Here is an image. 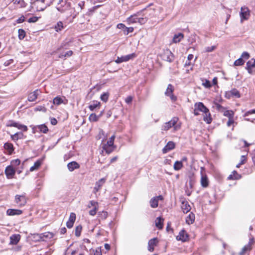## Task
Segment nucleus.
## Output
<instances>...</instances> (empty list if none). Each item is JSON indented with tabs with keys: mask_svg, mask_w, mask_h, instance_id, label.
<instances>
[{
	"mask_svg": "<svg viewBox=\"0 0 255 255\" xmlns=\"http://www.w3.org/2000/svg\"><path fill=\"white\" fill-rule=\"evenodd\" d=\"M183 38V34L180 33L174 35L173 38V42L175 43L179 42Z\"/></svg>",
	"mask_w": 255,
	"mask_h": 255,
	"instance_id": "nucleus-34",
	"label": "nucleus"
},
{
	"mask_svg": "<svg viewBox=\"0 0 255 255\" xmlns=\"http://www.w3.org/2000/svg\"><path fill=\"white\" fill-rule=\"evenodd\" d=\"M22 213V210L18 209H9L6 211V214L8 216L19 215Z\"/></svg>",
	"mask_w": 255,
	"mask_h": 255,
	"instance_id": "nucleus-14",
	"label": "nucleus"
},
{
	"mask_svg": "<svg viewBox=\"0 0 255 255\" xmlns=\"http://www.w3.org/2000/svg\"><path fill=\"white\" fill-rule=\"evenodd\" d=\"M138 16L137 14H134L132 15H131L127 19V21L128 22L129 24L130 23H137L138 21Z\"/></svg>",
	"mask_w": 255,
	"mask_h": 255,
	"instance_id": "nucleus-24",
	"label": "nucleus"
},
{
	"mask_svg": "<svg viewBox=\"0 0 255 255\" xmlns=\"http://www.w3.org/2000/svg\"><path fill=\"white\" fill-rule=\"evenodd\" d=\"M234 123V117L229 118V120L227 123L228 127H230Z\"/></svg>",
	"mask_w": 255,
	"mask_h": 255,
	"instance_id": "nucleus-58",
	"label": "nucleus"
},
{
	"mask_svg": "<svg viewBox=\"0 0 255 255\" xmlns=\"http://www.w3.org/2000/svg\"><path fill=\"white\" fill-rule=\"evenodd\" d=\"M133 28L132 27H127L126 26L125 29L124 30V32L125 35H128L129 33L132 32Z\"/></svg>",
	"mask_w": 255,
	"mask_h": 255,
	"instance_id": "nucleus-49",
	"label": "nucleus"
},
{
	"mask_svg": "<svg viewBox=\"0 0 255 255\" xmlns=\"http://www.w3.org/2000/svg\"><path fill=\"white\" fill-rule=\"evenodd\" d=\"M73 54V51L69 50L65 53L61 52L59 54L58 58H63L70 57Z\"/></svg>",
	"mask_w": 255,
	"mask_h": 255,
	"instance_id": "nucleus-32",
	"label": "nucleus"
},
{
	"mask_svg": "<svg viewBox=\"0 0 255 255\" xmlns=\"http://www.w3.org/2000/svg\"><path fill=\"white\" fill-rule=\"evenodd\" d=\"M97 213V208L96 207H94V209L91 210L90 211H89V214L91 216H94L96 215Z\"/></svg>",
	"mask_w": 255,
	"mask_h": 255,
	"instance_id": "nucleus-60",
	"label": "nucleus"
},
{
	"mask_svg": "<svg viewBox=\"0 0 255 255\" xmlns=\"http://www.w3.org/2000/svg\"><path fill=\"white\" fill-rule=\"evenodd\" d=\"M19 39H23L25 36V32L22 29H19L18 31Z\"/></svg>",
	"mask_w": 255,
	"mask_h": 255,
	"instance_id": "nucleus-45",
	"label": "nucleus"
},
{
	"mask_svg": "<svg viewBox=\"0 0 255 255\" xmlns=\"http://www.w3.org/2000/svg\"><path fill=\"white\" fill-rule=\"evenodd\" d=\"M98 215L100 219L105 220L107 218L108 214L106 211H102L98 212Z\"/></svg>",
	"mask_w": 255,
	"mask_h": 255,
	"instance_id": "nucleus-38",
	"label": "nucleus"
},
{
	"mask_svg": "<svg viewBox=\"0 0 255 255\" xmlns=\"http://www.w3.org/2000/svg\"><path fill=\"white\" fill-rule=\"evenodd\" d=\"M40 165H41V162L39 160L36 161L34 163V165L30 167V171L32 172V171L37 170L40 167Z\"/></svg>",
	"mask_w": 255,
	"mask_h": 255,
	"instance_id": "nucleus-36",
	"label": "nucleus"
},
{
	"mask_svg": "<svg viewBox=\"0 0 255 255\" xmlns=\"http://www.w3.org/2000/svg\"><path fill=\"white\" fill-rule=\"evenodd\" d=\"M40 93V91H39L38 90H36L33 92L30 93L28 96V100L29 102H33L34 101L37 97V96L38 95L39 93Z\"/></svg>",
	"mask_w": 255,
	"mask_h": 255,
	"instance_id": "nucleus-15",
	"label": "nucleus"
},
{
	"mask_svg": "<svg viewBox=\"0 0 255 255\" xmlns=\"http://www.w3.org/2000/svg\"><path fill=\"white\" fill-rule=\"evenodd\" d=\"M150 206L153 208H155L158 207V199L157 198L153 197L150 200Z\"/></svg>",
	"mask_w": 255,
	"mask_h": 255,
	"instance_id": "nucleus-31",
	"label": "nucleus"
},
{
	"mask_svg": "<svg viewBox=\"0 0 255 255\" xmlns=\"http://www.w3.org/2000/svg\"><path fill=\"white\" fill-rule=\"evenodd\" d=\"M183 166V163H182V161H176L174 163L173 165V168L175 170H180Z\"/></svg>",
	"mask_w": 255,
	"mask_h": 255,
	"instance_id": "nucleus-33",
	"label": "nucleus"
},
{
	"mask_svg": "<svg viewBox=\"0 0 255 255\" xmlns=\"http://www.w3.org/2000/svg\"><path fill=\"white\" fill-rule=\"evenodd\" d=\"M132 101V97L131 96H128L126 98V99H125V101L128 104H129L131 103Z\"/></svg>",
	"mask_w": 255,
	"mask_h": 255,
	"instance_id": "nucleus-61",
	"label": "nucleus"
},
{
	"mask_svg": "<svg viewBox=\"0 0 255 255\" xmlns=\"http://www.w3.org/2000/svg\"><path fill=\"white\" fill-rule=\"evenodd\" d=\"M231 93L232 95L236 96L237 98L240 97L239 92L236 89H233L231 91Z\"/></svg>",
	"mask_w": 255,
	"mask_h": 255,
	"instance_id": "nucleus-47",
	"label": "nucleus"
},
{
	"mask_svg": "<svg viewBox=\"0 0 255 255\" xmlns=\"http://www.w3.org/2000/svg\"><path fill=\"white\" fill-rule=\"evenodd\" d=\"M40 17H37V16H33V17H31L30 18H29L27 21L29 23H34V22H36L37 21H38V20L39 19V18H40Z\"/></svg>",
	"mask_w": 255,
	"mask_h": 255,
	"instance_id": "nucleus-50",
	"label": "nucleus"
},
{
	"mask_svg": "<svg viewBox=\"0 0 255 255\" xmlns=\"http://www.w3.org/2000/svg\"><path fill=\"white\" fill-rule=\"evenodd\" d=\"M175 143L173 141H169L162 149L163 153H166L175 148Z\"/></svg>",
	"mask_w": 255,
	"mask_h": 255,
	"instance_id": "nucleus-12",
	"label": "nucleus"
},
{
	"mask_svg": "<svg viewBox=\"0 0 255 255\" xmlns=\"http://www.w3.org/2000/svg\"><path fill=\"white\" fill-rule=\"evenodd\" d=\"M63 100L60 97L57 96L54 98L53 104L57 105H59L63 103Z\"/></svg>",
	"mask_w": 255,
	"mask_h": 255,
	"instance_id": "nucleus-39",
	"label": "nucleus"
},
{
	"mask_svg": "<svg viewBox=\"0 0 255 255\" xmlns=\"http://www.w3.org/2000/svg\"><path fill=\"white\" fill-rule=\"evenodd\" d=\"M101 106V103L97 101H93L92 103L89 106V109L91 111H94L97 108L99 109Z\"/></svg>",
	"mask_w": 255,
	"mask_h": 255,
	"instance_id": "nucleus-21",
	"label": "nucleus"
},
{
	"mask_svg": "<svg viewBox=\"0 0 255 255\" xmlns=\"http://www.w3.org/2000/svg\"><path fill=\"white\" fill-rule=\"evenodd\" d=\"M241 178V176L235 170L232 172V173L229 176L228 179L229 180H236Z\"/></svg>",
	"mask_w": 255,
	"mask_h": 255,
	"instance_id": "nucleus-26",
	"label": "nucleus"
},
{
	"mask_svg": "<svg viewBox=\"0 0 255 255\" xmlns=\"http://www.w3.org/2000/svg\"><path fill=\"white\" fill-rule=\"evenodd\" d=\"M223 115L224 116L228 117V118L234 117V113L232 110H226L224 112H223Z\"/></svg>",
	"mask_w": 255,
	"mask_h": 255,
	"instance_id": "nucleus-37",
	"label": "nucleus"
},
{
	"mask_svg": "<svg viewBox=\"0 0 255 255\" xmlns=\"http://www.w3.org/2000/svg\"><path fill=\"white\" fill-rule=\"evenodd\" d=\"M54 28L57 32L61 31L63 28V24L61 21H59L55 25Z\"/></svg>",
	"mask_w": 255,
	"mask_h": 255,
	"instance_id": "nucleus-41",
	"label": "nucleus"
},
{
	"mask_svg": "<svg viewBox=\"0 0 255 255\" xmlns=\"http://www.w3.org/2000/svg\"><path fill=\"white\" fill-rule=\"evenodd\" d=\"M254 242V239H250L249 242L247 245L245 246L242 251L239 253V255H244L246 252L250 251L252 249V245Z\"/></svg>",
	"mask_w": 255,
	"mask_h": 255,
	"instance_id": "nucleus-10",
	"label": "nucleus"
},
{
	"mask_svg": "<svg viewBox=\"0 0 255 255\" xmlns=\"http://www.w3.org/2000/svg\"><path fill=\"white\" fill-rule=\"evenodd\" d=\"M181 208L183 212L185 213L189 212L191 210V207L187 202H182Z\"/></svg>",
	"mask_w": 255,
	"mask_h": 255,
	"instance_id": "nucleus-25",
	"label": "nucleus"
},
{
	"mask_svg": "<svg viewBox=\"0 0 255 255\" xmlns=\"http://www.w3.org/2000/svg\"><path fill=\"white\" fill-rule=\"evenodd\" d=\"M34 128L36 130L38 129L40 132L43 133H46L48 131V128L45 124L37 125Z\"/></svg>",
	"mask_w": 255,
	"mask_h": 255,
	"instance_id": "nucleus-19",
	"label": "nucleus"
},
{
	"mask_svg": "<svg viewBox=\"0 0 255 255\" xmlns=\"http://www.w3.org/2000/svg\"><path fill=\"white\" fill-rule=\"evenodd\" d=\"M250 16V11L248 7L243 6L241 7L240 11V16L241 18V21L243 20H247L249 19Z\"/></svg>",
	"mask_w": 255,
	"mask_h": 255,
	"instance_id": "nucleus-5",
	"label": "nucleus"
},
{
	"mask_svg": "<svg viewBox=\"0 0 255 255\" xmlns=\"http://www.w3.org/2000/svg\"><path fill=\"white\" fill-rule=\"evenodd\" d=\"M203 85L205 87L207 88H210L212 86L210 81L209 80H206L205 82L203 83Z\"/></svg>",
	"mask_w": 255,
	"mask_h": 255,
	"instance_id": "nucleus-54",
	"label": "nucleus"
},
{
	"mask_svg": "<svg viewBox=\"0 0 255 255\" xmlns=\"http://www.w3.org/2000/svg\"><path fill=\"white\" fill-rule=\"evenodd\" d=\"M158 240L156 238L152 239L148 241V250L150 252H153L154 249V247L157 245Z\"/></svg>",
	"mask_w": 255,
	"mask_h": 255,
	"instance_id": "nucleus-13",
	"label": "nucleus"
},
{
	"mask_svg": "<svg viewBox=\"0 0 255 255\" xmlns=\"http://www.w3.org/2000/svg\"><path fill=\"white\" fill-rule=\"evenodd\" d=\"M147 20V19L146 17H138L137 22L140 24H143L146 22Z\"/></svg>",
	"mask_w": 255,
	"mask_h": 255,
	"instance_id": "nucleus-53",
	"label": "nucleus"
},
{
	"mask_svg": "<svg viewBox=\"0 0 255 255\" xmlns=\"http://www.w3.org/2000/svg\"><path fill=\"white\" fill-rule=\"evenodd\" d=\"M24 135L21 132H18L14 134L11 135V138L13 141H16L19 139H22L23 138Z\"/></svg>",
	"mask_w": 255,
	"mask_h": 255,
	"instance_id": "nucleus-22",
	"label": "nucleus"
},
{
	"mask_svg": "<svg viewBox=\"0 0 255 255\" xmlns=\"http://www.w3.org/2000/svg\"><path fill=\"white\" fill-rule=\"evenodd\" d=\"M246 68L251 74L255 72V59L249 61L247 63Z\"/></svg>",
	"mask_w": 255,
	"mask_h": 255,
	"instance_id": "nucleus-9",
	"label": "nucleus"
},
{
	"mask_svg": "<svg viewBox=\"0 0 255 255\" xmlns=\"http://www.w3.org/2000/svg\"><path fill=\"white\" fill-rule=\"evenodd\" d=\"M67 167L70 171H73L75 169L79 168L80 165L77 162L72 161L67 164Z\"/></svg>",
	"mask_w": 255,
	"mask_h": 255,
	"instance_id": "nucleus-16",
	"label": "nucleus"
},
{
	"mask_svg": "<svg viewBox=\"0 0 255 255\" xmlns=\"http://www.w3.org/2000/svg\"><path fill=\"white\" fill-rule=\"evenodd\" d=\"M73 222L70 221L69 220L66 223V226L68 228H71L73 226Z\"/></svg>",
	"mask_w": 255,
	"mask_h": 255,
	"instance_id": "nucleus-64",
	"label": "nucleus"
},
{
	"mask_svg": "<svg viewBox=\"0 0 255 255\" xmlns=\"http://www.w3.org/2000/svg\"><path fill=\"white\" fill-rule=\"evenodd\" d=\"M163 219L159 217L156 218L155 221V226L159 229H161L163 228Z\"/></svg>",
	"mask_w": 255,
	"mask_h": 255,
	"instance_id": "nucleus-27",
	"label": "nucleus"
},
{
	"mask_svg": "<svg viewBox=\"0 0 255 255\" xmlns=\"http://www.w3.org/2000/svg\"><path fill=\"white\" fill-rule=\"evenodd\" d=\"M173 86L171 84H169L165 92V94L166 96L169 97L173 102H174L177 100V97L173 94Z\"/></svg>",
	"mask_w": 255,
	"mask_h": 255,
	"instance_id": "nucleus-6",
	"label": "nucleus"
},
{
	"mask_svg": "<svg viewBox=\"0 0 255 255\" xmlns=\"http://www.w3.org/2000/svg\"><path fill=\"white\" fill-rule=\"evenodd\" d=\"M194 107L198 110V111L202 112L204 114L203 120L207 124H210L212 122V118L209 110L201 103L199 102L195 104Z\"/></svg>",
	"mask_w": 255,
	"mask_h": 255,
	"instance_id": "nucleus-1",
	"label": "nucleus"
},
{
	"mask_svg": "<svg viewBox=\"0 0 255 255\" xmlns=\"http://www.w3.org/2000/svg\"><path fill=\"white\" fill-rule=\"evenodd\" d=\"M245 63V61L242 59V58L240 57L238 59L236 60L234 62L235 66H241L244 65Z\"/></svg>",
	"mask_w": 255,
	"mask_h": 255,
	"instance_id": "nucleus-44",
	"label": "nucleus"
},
{
	"mask_svg": "<svg viewBox=\"0 0 255 255\" xmlns=\"http://www.w3.org/2000/svg\"><path fill=\"white\" fill-rule=\"evenodd\" d=\"M76 219V215L74 213H71L70 215L69 221L74 223Z\"/></svg>",
	"mask_w": 255,
	"mask_h": 255,
	"instance_id": "nucleus-55",
	"label": "nucleus"
},
{
	"mask_svg": "<svg viewBox=\"0 0 255 255\" xmlns=\"http://www.w3.org/2000/svg\"><path fill=\"white\" fill-rule=\"evenodd\" d=\"M195 220V216L193 213H190L187 217L186 221L188 224H192Z\"/></svg>",
	"mask_w": 255,
	"mask_h": 255,
	"instance_id": "nucleus-35",
	"label": "nucleus"
},
{
	"mask_svg": "<svg viewBox=\"0 0 255 255\" xmlns=\"http://www.w3.org/2000/svg\"><path fill=\"white\" fill-rule=\"evenodd\" d=\"M13 59H9V60H6L5 62H4V65L5 66H9L10 64L13 63Z\"/></svg>",
	"mask_w": 255,
	"mask_h": 255,
	"instance_id": "nucleus-63",
	"label": "nucleus"
},
{
	"mask_svg": "<svg viewBox=\"0 0 255 255\" xmlns=\"http://www.w3.org/2000/svg\"><path fill=\"white\" fill-rule=\"evenodd\" d=\"M178 120V118L174 117L168 122L165 123L162 127L161 129L163 130H167L171 128L174 126Z\"/></svg>",
	"mask_w": 255,
	"mask_h": 255,
	"instance_id": "nucleus-4",
	"label": "nucleus"
},
{
	"mask_svg": "<svg viewBox=\"0 0 255 255\" xmlns=\"http://www.w3.org/2000/svg\"><path fill=\"white\" fill-rule=\"evenodd\" d=\"M176 239L178 241L186 242L188 239V235L185 230H182L179 232V235L176 237Z\"/></svg>",
	"mask_w": 255,
	"mask_h": 255,
	"instance_id": "nucleus-11",
	"label": "nucleus"
},
{
	"mask_svg": "<svg viewBox=\"0 0 255 255\" xmlns=\"http://www.w3.org/2000/svg\"><path fill=\"white\" fill-rule=\"evenodd\" d=\"M161 58L165 61L171 62L174 59V55L169 49H166L163 50L161 54Z\"/></svg>",
	"mask_w": 255,
	"mask_h": 255,
	"instance_id": "nucleus-3",
	"label": "nucleus"
},
{
	"mask_svg": "<svg viewBox=\"0 0 255 255\" xmlns=\"http://www.w3.org/2000/svg\"><path fill=\"white\" fill-rule=\"evenodd\" d=\"M109 97V93L108 92L104 93L101 95L100 99L104 102H107L108 100Z\"/></svg>",
	"mask_w": 255,
	"mask_h": 255,
	"instance_id": "nucleus-43",
	"label": "nucleus"
},
{
	"mask_svg": "<svg viewBox=\"0 0 255 255\" xmlns=\"http://www.w3.org/2000/svg\"><path fill=\"white\" fill-rule=\"evenodd\" d=\"M16 169L12 166H8L5 169V174L8 179H11L15 175Z\"/></svg>",
	"mask_w": 255,
	"mask_h": 255,
	"instance_id": "nucleus-8",
	"label": "nucleus"
},
{
	"mask_svg": "<svg viewBox=\"0 0 255 255\" xmlns=\"http://www.w3.org/2000/svg\"><path fill=\"white\" fill-rule=\"evenodd\" d=\"M215 108L220 112L223 113L226 109L218 103H215Z\"/></svg>",
	"mask_w": 255,
	"mask_h": 255,
	"instance_id": "nucleus-40",
	"label": "nucleus"
},
{
	"mask_svg": "<svg viewBox=\"0 0 255 255\" xmlns=\"http://www.w3.org/2000/svg\"><path fill=\"white\" fill-rule=\"evenodd\" d=\"M249 57H250V54L247 52H244L241 55V58H242L243 59L244 58L246 59H248L249 58Z\"/></svg>",
	"mask_w": 255,
	"mask_h": 255,
	"instance_id": "nucleus-56",
	"label": "nucleus"
},
{
	"mask_svg": "<svg viewBox=\"0 0 255 255\" xmlns=\"http://www.w3.org/2000/svg\"><path fill=\"white\" fill-rule=\"evenodd\" d=\"M103 150H105L107 154H110L114 150V145H111L109 144H103L102 146Z\"/></svg>",
	"mask_w": 255,
	"mask_h": 255,
	"instance_id": "nucleus-20",
	"label": "nucleus"
},
{
	"mask_svg": "<svg viewBox=\"0 0 255 255\" xmlns=\"http://www.w3.org/2000/svg\"><path fill=\"white\" fill-rule=\"evenodd\" d=\"M115 138V135L112 136L110 138L109 140L105 144L111 145H114V141Z\"/></svg>",
	"mask_w": 255,
	"mask_h": 255,
	"instance_id": "nucleus-52",
	"label": "nucleus"
},
{
	"mask_svg": "<svg viewBox=\"0 0 255 255\" xmlns=\"http://www.w3.org/2000/svg\"><path fill=\"white\" fill-rule=\"evenodd\" d=\"M19 129H21L23 131L27 130V127L26 126L19 124L18 125V127H17Z\"/></svg>",
	"mask_w": 255,
	"mask_h": 255,
	"instance_id": "nucleus-57",
	"label": "nucleus"
},
{
	"mask_svg": "<svg viewBox=\"0 0 255 255\" xmlns=\"http://www.w3.org/2000/svg\"><path fill=\"white\" fill-rule=\"evenodd\" d=\"M201 184L202 186L204 188L208 187L209 185V181L208 178L206 175H202L201 179Z\"/></svg>",
	"mask_w": 255,
	"mask_h": 255,
	"instance_id": "nucleus-23",
	"label": "nucleus"
},
{
	"mask_svg": "<svg viewBox=\"0 0 255 255\" xmlns=\"http://www.w3.org/2000/svg\"><path fill=\"white\" fill-rule=\"evenodd\" d=\"M135 56L136 55L134 53H132L127 55L123 56L121 57H118L115 62L118 64L121 63L123 62H127L130 59L134 58L135 57Z\"/></svg>",
	"mask_w": 255,
	"mask_h": 255,
	"instance_id": "nucleus-7",
	"label": "nucleus"
},
{
	"mask_svg": "<svg viewBox=\"0 0 255 255\" xmlns=\"http://www.w3.org/2000/svg\"><path fill=\"white\" fill-rule=\"evenodd\" d=\"M89 120L90 122H95L99 120V118L97 115L94 113H93L90 115Z\"/></svg>",
	"mask_w": 255,
	"mask_h": 255,
	"instance_id": "nucleus-42",
	"label": "nucleus"
},
{
	"mask_svg": "<svg viewBox=\"0 0 255 255\" xmlns=\"http://www.w3.org/2000/svg\"><path fill=\"white\" fill-rule=\"evenodd\" d=\"M82 231V227L81 226H78L76 227L75 229V235L77 237H79L81 234V232Z\"/></svg>",
	"mask_w": 255,
	"mask_h": 255,
	"instance_id": "nucleus-48",
	"label": "nucleus"
},
{
	"mask_svg": "<svg viewBox=\"0 0 255 255\" xmlns=\"http://www.w3.org/2000/svg\"><path fill=\"white\" fill-rule=\"evenodd\" d=\"M20 236L19 235H13L10 237V244L16 245L19 241Z\"/></svg>",
	"mask_w": 255,
	"mask_h": 255,
	"instance_id": "nucleus-18",
	"label": "nucleus"
},
{
	"mask_svg": "<svg viewBox=\"0 0 255 255\" xmlns=\"http://www.w3.org/2000/svg\"><path fill=\"white\" fill-rule=\"evenodd\" d=\"M25 20V17L23 15H22L18 19H17L16 22L17 23H21L24 22Z\"/></svg>",
	"mask_w": 255,
	"mask_h": 255,
	"instance_id": "nucleus-62",
	"label": "nucleus"
},
{
	"mask_svg": "<svg viewBox=\"0 0 255 255\" xmlns=\"http://www.w3.org/2000/svg\"><path fill=\"white\" fill-rule=\"evenodd\" d=\"M40 237L42 240L45 239H51L53 237V234L50 232H45L40 234Z\"/></svg>",
	"mask_w": 255,
	"mask_h": 255,
	"instance_id": "nucleus-28",
	"label": "nucleus"
},
{
	"mask_svg": "<svg viewBox=\"0 0 255 255\" xmlns=\"http://www.w3.org/2000/svg\"><path fill=\"white\" fill-rule=\"evenodd\" d=\"M20 163V160L18 159L12 160L11 161V165L10 166H12V167L15 168V167L19 165Z\"/></svg>",
	"mask_w": 255,
	"mask_h": 255,
	"instance_id": "nucleus-46",
	"label": "nucleus"
},
{
	"mask_svg": "<svg viewBox=\"0 0 255 255\" xmlns=\"http://www.w3.org/2000/svg\"><path fill=\"white\" fill-rule=\"evenodd\" d=\"M15 202L19 207L24 206L27 202L25 193L22 195H16L15 196Z\"/></svg>",
	"mask_w": 255,
	"mask_h": 255,
	"instance_id": "nucleus-2",
	"label": "nucleus"
},
{
	"mask_svg": "<svg viewBox=\"0 0 255 255\" xmlns=\"http://www.w3.org/2000/svg\"><path fill=\"white\" fill-rule=\"evenodd\" d=\"M106 181V179L103 178L99 180L98 181L96 182L95 184V187H94V190L95 192H98L101 188V187L103 186V185L105 183Z\"/></svg>",
	"mask_w": 255,
	"mask_h": 255,
	"instance_id": "nucleus-17",
	"label": "nucleus"
},
{
	"mask_svg": "<svg viewBox=\"0 0 255 255\" xmlns=\"http://www.w3.org/2000/svg\"><path fill=\"white\" fill-rule=\"evenodd\" d=\"M10 122V123L8 124L7 125V126H8V127H16V128L18 127V123L14 122H13V121H11Z\"/></svg>",
	"mask_w": 255,
	"mask_h": 255,
	"instance_id": "nucleus-59",
	"label": "nucleus"
},
{
	"mask_svg": "<svg viewBox=\"0 0 255 255\" xmlns=\"http://www.w3.org/2000/svg\"><path fill=\"white\" fill-rule=\"evenodd\" d=\"M216 46H208L205 48V52H210L215 50Z\"/></svg>",
	"mask_w": 255,
	"mask_h": 255,
	"instance_id": "nucleus-51",
	"label": "nucleus"
},
{
	"mask_svg": "<svg viewBox=\"0 0 255 255\" xmlns=\"http://www.w3.org/2000/svg\"><path fill=\"white\" fill-rule=\"evenodd\" d=\"M4 148L5 149L8 150L10 154H11L14 150L13 144L9 142L4 143Z\"/></svg>",
	"mask_w": 255,
	"mask_h": 255,
	"instance_id": "nucleus-30",
	"label": "nucleus"
},
{
	"mask_svg": "<svg viewBox=\"0 0 255 255\" xmlns=\"http://www.w3.org/2000/svg\"><path fill=\"white\" fill-rule=\"evenodd\" d=\"M51 3H52V2H51L49 3H46L45 5H44V4H42L41 3H40L39 4H37V6H36L37 11H43L47 6H50V4Z\"/></svg>",
	"mask_w": 255,
	"mask_h": 255,
	"instance_id": "nucleus-29",
	"label": "nucleus"
}]
</instances>
